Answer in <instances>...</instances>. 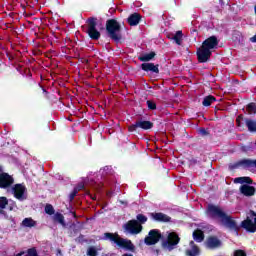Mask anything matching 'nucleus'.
<instances>
[{"label": "nucleus", "instance_id": "1", "mask_svg": "<svg viewBox=\"0 0 256 256\" xmlns=\"http://www.w3.org/2000/svg\"><path fill=\"white\" fill-rule=\"evenodd\" d=\"M217 45H219L217 37L212 36L206 39L197 50L198 61L200 63H207L211 57V53H213V49H217Z\"/></svg>", "mask_w": 256, "mask_h": 256}, {"label": "nucleus", "instance_id": "2", "mask_svg": "<svg viewBox=\"0 0 256 256\" xmlns=\"http://www.w3.org/2000/svg\"><path fill=\"white\" fill-rule=\"evenodd\" d=\"M207 213L209 217L217 219V221L222 223V225L225 227H228V229H235L237 227L235 220L231 219L230 216H227V214L223 213V210L217 206L209 205Z\"/></svg>", "mask_w": 256, "mask_h": 256}, {"label": "nucleus", "instance_id": "3", "mask_svg": "<svg viewBox=\"0 0 256 256\" xmlns=\"http://www.w3.org/2000/svg\"><path fill=\"white\" fill-rule=\"evenodd\" d=\"M104 238L108 239V241H111L112 243H115L118 247H121L122 249H127V251L135 250V246L133 245V242H131V240L122 238L117 233H105Z\"/></svg>", "mask_w": 256, "mask_h": 256}, {"label": "nucleus", "instance_id": "4", "mask_svg": "<svg viewBox=\"0 0 256 256\" xmlns=\"http://www.w3.org/2000/svg\"><path fill=\"white\" fill-rule=\"evenodd\" d=\"M106 29L112 39H120L119 31L121 29V26L119 25V22L116 20H109L107 22Z\"/></svg>", "mask_w": 256, "mask_h": 256}, {"label": "nucleus", "instance_id": "5", "mask_svg": "<svg viewBox=\"0 0 256 256\" xmlns=\"http://www.w3.org/2000/svg\"><path fill=\"white\" fill-rule=\"evenodd\" d=\"M242 227L249 231L250 233H255L256 231V214L255 212H250L247 219L242 222Z\"/></svg>", "mask_w": 256, "mask_h": 256}, {"label": "nucleus", "instance_id": "6", "mask_svg": "<svg viewBox=\"0 0 256 256\" xmlns=\"http://www.w3.org/2000/svg\"><path fill=\"white\" fill-rule=\"evenodd\" d=\"M124 229L127 233H131V235H138V233L143 231V226L137 220H130L124 225Z\"/></svg>", "mask_w": 256, "mask_h": 256}, {"label": "nucleus", "instance_id": "7", "mask_svg": "<svg viewBox=\"0 0 256 256\" xmlns=\"http://www.w3.org/2000/svg\"><path fill=\"white\" fill-rule=\"evenodd\" d=\"M95 27H97V20L95 18L89 19L87 33L91 39H99L101 37V33Z\"/></svg>", "mask_w": 256, "mask_h": 256}, {"label": "nucleus", "instance_id": "8", "mask_svg": "<svg viewBox=\"0 0 256 256\" xmlns=\"http://www.w3.org/2000/svg\"><path fill=\"white\" fill-rule=\"evenodd\" d=\"M26 192L27 188H25V186L22 184H16L12 187V193L15 199H18V201H25V199H27L25 196Z\"/></svg>", "mask_w": 256, "mask_h": 256}, {"label": "nucleus", "instance_id": "9", "mask_svg": "<svg viewBox=\"0 0 256 256\" xmlns=\"http://www.w3.org/2000/svg\"><path fill=\"white\" fill-rule=\"evenodd\" d=\"M179 243V236L175 232H171L168 235L167 243H164L163 247L166 251H173V246Z\"/></svg>", "mask_w": 256, "mask_h": 256}, {"label": "nucleus", "instance_id": "10", "mask_svg": "<svg viewBox=\"0 0 256 256\" xmlns=\"http://www.w3.org/2000/svg\"><path fill=\"white\" fill-rule=\"evenodd\" d=\"M14 180L13 176L7 174V173H1L0 174V188L1 189H7V187H11L13 185Z\"/></svg>", "mask_w": 256, "mask_h": 256}, {"label": "nucleus", "instance_id": "11", "mask_svg": "<svg viewBox=\"0 0 256 256\" xmlns=\"http://www.w3.org/2000/svg\"><path fill=\"white\" fill-rule=\"evenodd\" d=\"M161 239V234L157 230H151L148 236L145 238L146 245H155Z\"/></svg>", "mask_w": 256, "mask_h": 256}, {"label": "nucleus", "instance_id": "12", "mask_svg": "<svg viewBox=\"0 0 256 256\" xmlns=\"http://www.w3.org/2000/svg\"><path fill=\"white\" fill-rule=\"evenodd\" d=\"M240 192L242 195H245V197H253V195H255V187L243 184L240 187Z\"/></svg>", "mask_w": 256, "mask_h": 256}, {"label": "nucleus", "instance_id": "13", "mask_svg": "<svg viewBox=\"0 0 256 256\" xmlns=\"http://www.w3.org/2000/svg\"><path fill=\"white\" fill-rule=\"evenodd\" d=\"M206 247L208 249H217V247H221V241L216 237H210L206 240Z\"/></svg>", "mask_w": 256, "mask_h": 256}, {"label": "nucleus", "instance_id": "14", "mask_svg": "<svg viewBox=\"0 0 256 256\" xmlns=\"http://www.w3.org/2000/svg\"><path fill=\"white\" fill-rule=\"evenodd\" d=\"M141 67L143 71H151L152 73H159V66L153 63H143Z\"/></svg>", "mask_w": 256, "mask_h": 256}, {"label": "nucleus", "instance_id": "15", "mask_svg": "<svg viewBox=\"0 0 256 256\" xmlns=\"http://www.w3.org/2000/svg\"><path fill=\"white\" fill-rule=\"evenodd\" d=\"M151 217L154 221H163L164 223L171 221V218L163 213H152Z\"/></svg>", "mask_w": 256, "mask_h": 256}, {"label": "nucleus", "instance_id": "16", "mask_svg": "<svg viewBox=\"0 0 256 256\" xmlns=\"http://www.w3.org/2000/svg\"><path fill=\"white\" fill-rule=\"evenodd\" d=\"M187 256H199V247H197L193 242L190 243V248L186 250Z\"/></svg>", "mask_w": 256, "mask_h": 256}, {"label": "nucleus", "instance_id": "17", "mask_svg": "<svg viewBox=\"0 0 256 256\" xmlns=\"http://www.w3.org/2000/svg\"><path fill=\"white\" fill-rule=\"evenodd\" d=\"M139 21H141V16L137 13L132 14L129 18H128V23L131 26H135L139 24Z\"/></svg>", "mask_w": 256, "mask_h": 256}, {"label": "nucleus", "instance_id": "18", "mask_svg": "<svg viewBox=\"0 0 256 256\" xmlns=\"http://www.w3.org/2000/svg\"><path fill=\"white\" fill-rule=\"evenodd\" d=\"M194 240L198 243H201L203 239H205V235L203 234V231L201 230H195L193 233Z\"/></svg>", "mask_w": 256, "mask_h": 256}, {"label": "nucleus", "instance_id": "19", "mask_svg": "<svg viewBox=\"0 0 256 256\" xmlns=\"http://www.w3.org/2000/svg\"><path fill=\"white\" fill-rule=\"evenodd\" d=\"M245 123H246V126L248 128V131H250L251 133H255V131H256V121L255 120H246Z\"/></svg>", "mask_w": 256, "mask_h": 256}, {"label": "nucleus", "instance_id": "20", "mask_svg": "<svg viewBox=\"0 0 256 256\" xmlns=\"http://www.w3.org/2000/svg\"><path fill=\"white\" fill-rule=\"evenodd\" d=\"M137 126L140 129H151L153 127V123H151L149 121H139V122H137Z\"/></svg>", "mask_w": 256, "mask_h": 256}, {"label": "nucleus", "instance_id": "21", "mask_svg": "<svg viewBox=\"0 0 256 256\" xmlns=\"http://www.w3.org/2000/svg\"><path fill=\"white\" fill-rule=\"evenodd\" d=\"M215 101H216L215 97L208 96L204 98L202 105H204V107H209L212 103H215Z\"/></svg>", "mask_w": 256, "mask_h": 256}, {"label": "nucleus", "instance_id": "22", "mask_svg": "<svg viewBox=\"0 0 256 256\" xmlns=\"http://www.w3.org/2000/svg\"><path fill=\"white\" fill-rule=\"evenodd\" d=\"M54 221H57L58 223H60V225H62L63 227H65V218L62 216L61 213H56L53 216Z\"/></svg>", "mask_w": 256, "mask_h": 256}, {"label": "nucleus", "instance_id": "23", "mask_svg": "<svg viewBox=\"0 0 256 256\" xmlns=\"http://www.w3.org/2000/svg\"><path fill=\"white\" fill-rule=\"evenodd\" d=\"M153 57H155V52H151V53H148V54L141 55L139 57V60L140 61H151V59H153Z\"/></svg>", "mask_w": 256, "mask_h": 256}, {"label": "nucleus", "instance_id": "24", "mask_svg": "<svg viewBox=\"0 0 256 256\" xmlns=\"http://www.w3.org/2000/svg\"><path fill=\"white\" fill-rule=\"evenodd\" d=\"M173 39L177 45H181V41L183 39V33L181 31L176 32Z\"/></svg>", "mask_w": 256, "mask_h": 256}, {"label": "nucleus", "instance_id": "25", "mask_svg": "<svg viewBox=\"0 0 256 256\" xmlns=\"http://www.w3.org/2000/svg\"><path fill=\"white\" fill-rule=\"evenodd\" d=\"M234 183H249L251 184V178L249 177H238L234 179Z\"/></svg>", "mask_w": 256, "mask_h": 256}, {"label": "nucleus", "instance_id": "26", "mask_svg": "<svg viewBox=\"0 0 256 256\" xmlns=\"http://www.w3.org/2000/svg\"><path fill=\"white\" fill-rule=\"evenodd\" d=\"M247 112L249 115H254L256 113V104L255 103H250L247 105Z\"/></svg>", "mask_w": 256, "mask_h": 256}, {"label": "nucleus", "instance_id": "27", "mask_svg": "<svg viewBox=\"0 0 256 256\" xmlns=\"http://www.w3.org/2000/svg\"><path fill=\"white\" fill-rule=\"evenodd\" d=\"M22 224L24 227H35V222L31 218L24 219Z\"/></svg>", "mask_w": 256, "mask_h": 256}, {"label": "nucleus", "instance_id": "28", "mask_svg": "<svg viewBox=\"0 0 256 256\" xmlns=\"http://www.w3.org/2000/svg\"><path fill=\"white\" fill-rule=\"evenodd\" d=\"M9 205V200L6 197H0V207L1 209H5Z\"/></svg>", "mask_w": 256, "mask_h": 256}, {"label": "nucleus", "instance_id": "29", "mask_svg": "<svg viewBox=\"0 0 256 256\" xmlns=\"http://www.w3.org/2000/svg\"><path fill=\"white\" fill-rule=\"evenodd\" d=\"M88 256H97V249L95 247H90L87 250Z\"/></svg>", "mask_w": 256, "mask_h": 256}, {"label": "nucleus", "instance_id": "30", "mask_svg": "<svg viewBox=\"0 0 256 256\" xmlns=\"http://www.w3.org/2000/svg\"><path fill=\"white\" fill-rule=\"evenodd\" d=\"M45 213H47L48 215H53V213H55V210L53 209L52 205H46L45 207Z\"/></svg>", "mask_w": 256, "mask_h": 256}, {"label": "nucleus", "instance_id": "31", "mask_svg": "<svg viewBox=\"0 0 256 256\" xmlns=\"http://www.w3.org/2000/svg\"><path fill=\"white\" fill-rule=\"evenodd\" d=\"M137 220L139 221V223H147V217L143 214L137 215Z\"/></svg>", "mask_w": 256, "mask_h": 256}, {"label": "nucleus", "instance_id": "32", "mask_svg": "<svg viewBox=\"0 0 256 256\" xmlns=\"http://www.w3.org/2000/svg\"><path fill=\"white\" fill-rule=\"evenodd\" d=\"M80 190H81V188H75V189L73 190V192L70 194V199H71V201H72V199H75L77 193H79Z\"/></svg>", "mask_w": 256, "mask_h": 256}, {"label": "nucleus", "instance_id": "33", "mask_svg": "<svg viewBox=\"0 0 256 256\" xmlns=\"http://www.w3.org/2000/svg\"><path fill=\"white\" fill-rule=\"evenodd\" d=\"M28 256H39L37 254V250L35 248H31L28 250Z\"/></svg>", "mask_w": 256, "mask_h": 256}, {"label": "nucleus", "instance_id": "34", "mask_svg": "<svg viewBox=\"0 0 256 256\" xmlns=\"http://www.w3.org/2000/svg\"><path fill=\"white\" fill-rule=\"evenodd\" d=\"M137 127H139V126H137V122H136V124L128 127V131H130V133H133V131L137 130Z\"/></svg>", "mask_w": 256, "mask_h": 256}, {"label": "nucleus", "instance_id": "35", "mask_svg": "<svg viewBox=\"0 0 256 256\" xmlns=\"http://www.w3.org/2000/svg\"><path fill=\"white\" fill-rule=\"evenodd\" d=\"M234 256H247V254L242 250H237L234 252Z\"/></svg>", "mask_w": 256, "mask_h": 256}, {"label": "nucleus", "instance_id": "36", "mask_svg": "<svg viewBox=\"0 0 256 256\" xmlns=\"http://www.w3.org/2000/svg\"><path fill=\"white\" fill-rule=\"evenodd\" d=\"M147 105H148V107L150 108V109H156V105H155V103L154 102H152V101H147Z\"/></svg>", "mask_w": 256, "mask_h": 256}, {"label": "nucleus", "instance_id": "37", "mask_svg": "<svg viewBox=\"0 0 256 256\" xmlns=\"http://www.w3.org/2000/svg\"><path fill=\"white\" fill-rule=\"evenodd\" d=\"M242 120H243V116H238V118L236 119L238 127H241V121Z\"/></svg>", "mask_w": 256, "mask_h": 256}, {"label": "nucleus", "instance_id": "38", "mask_svg": "<svg viewBox=\"0 0 256 256\" xmlns=\"http://www.w3.org/2000/svg\"><path fill=\"white\" fill-rule=\"evenodd\" d=\"M200 133L201 135H207V131H205V129H200Z\"/></svg>", "mask_w": 256, "mask_h": 256}, {"label": "nucleus", "instance_id": "39", "mask_svg": "<svg viewBox=\"0 0 256 256\" xmlns=\"http://www.w3.org/2000/svg\"><path fill=\"white\" fill-rule=\"evenodd\" d=\"M23 252L18 253L16 256H22Z\"/></svg>", "mask_w": 256, "mask_h": 256}, {"label": "nucleus", "instance_id": "40", "mask_svg": "<svg viewBox=\"0 0 256 256\" xmlns=\"http://www.w3.org/2000/svg\"><path fill=\"white\" fill-rule=\"evenodd\" d=\"M122 256H133V254H124Z\"/></svg>", "mask_w": 256, "mask_h": 256}, {"label": "nucleus", "instance_id": "41", "mask_svg": "<svg viewBox=\"0 0 256 256\" xmlns=\"http://www.w3.org/2000/svg\"><path fill=\"white\" fill-rule=\"evenodd\" d=\"M3 173V170L0 168V175Z\"/></svg>", "mask_w": 256, "mask_h": 256}, {"label": "nucleus", "instance_id": "42", "mask_svg": "<svg viewBox=\"0 0 256 256\" xmlns=\"http://www.w3.org/2000/svg\"><path fill=\"white\" fill-rule=\"evenodd\" d=\"M10 211H13V206H10Z\"/></svg>", "mask_w": 256, "mask_h": 256}, {"label": "nucleus", "instance_id": "43", "mask_svg": "<svg viewBox=\"0 0 256 256\" xmlns=\"http://www.w3.org/2000/svg\"><path fill=\"white\" fill-rule=\"evenodd\" d=\"M12 205H13L14 207H16L15 202H12Z\"/></svg>", "mask_w": 256, "mask_h": 256}, {"label": "nucleus", "instance_id": "44", "mask_svg": "<svg viewBox=\"0 0 256 256\" xmlns=\"http://www.w3.org/2000/svg\"><path fill=\"white\" fill-rule=\"evenodd\" d=\"M253 163H254V165H255V167H256V161H254Z\"/></svg>", "mask_w": 256, "mask_h": 256}]
</instances>
